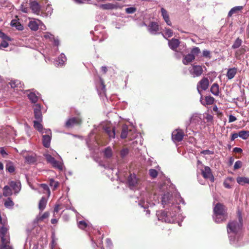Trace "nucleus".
Listing matches in <instances>:
<instances>
[{
  "label": "nucleus",
  "instance_id": "4468645a",
  "mask_svg": "<svg viewBox=\"0 0 249 249\" xmlns=\"http://www.w3.org/2000/svg\"><path fill=\"white\" fill-rule=\"evenodd\" d=\"M7 231L8 229L6 227H2L0 229V237L2 243H9V237L6 236Z\"/></svg>",
  "mask_w": 249,
  "mask_h": 249
},
{
  "label": "nucleus",
  "instance_id": "7ed1b4c3",
  "mask_svg": "<svg viewBox=\"0 0 249 249\" xmlns=\"http://www.w3.org/2000/svg\"><path fill=\"white\" fill-rule=\"evenodd\" d=\"M213 218L216 223H220L226 220L227 215L225 207L221 203H217L213 208Z\"/></svg>",
  "mask_w": 249,
  "mask_h": 249
},
{
  "label": "nucleus",
  "instance_id": "3c124183",
  "mask_svg": "<svg viewBox=\"0 0 249 249\" xmlns=\"http://www.w3.org/2000/svg\"><path fill=\"white\" fill-rule=\"evenodd\" d=\"M9 243H2L0 249H13L12 247L9 245Z\"/></svg>",
  "mask_w": 249,
  "mask_h": 249
},
{
  "label": "nucleus",
  "instance_id": "6e6552de",
  "mask_svg": "<svg viewBox=\"0 0 249 249\" xmlns=\"http://www.w3.org/2000/svg\"><path fill=\"white\" fill-rule=\"evenodd\" d=\"M209 86V81L207 78H203L197 85V89L198 92L201 95V91L200 90L201 88L202 90H206Z\"/></svg>",
  "mask_w": 249,
  "mask_h": 249
},
{
  "label": "nucleus",
  "instance_id": "f3484780",
  "mask_svg": "<svg viewBox=\"0 0 249 249\" xmlns=\"http://www.w3.org/2000/svg\"><path fill=\"white\" fill-rule=\"evenodd\" d=\"M41 106L39 104H36L34 108V116L36 119V121H42V115L41 112Z\"/></svg>",
  "mask_w": 249,
  "mask_h": 249
},
{
  "label": "nucleus",
  "instance_id": "2f4dec72",
  "mask_svg": "<svg viewBox=\"0 0 249 249\" xmlns=\"http://www.w3.org/2000/svg\"><path fill=\"white\" fill-rule=\"evenodd\" d=\"M28 97L30 100L34 103H36L37 101L38 98L36 94L33 92H30V93L28 94Z\"/></svg>",
  "mask_w": 249,
  "mask_h": 249
},
{
  "label": "nucleus",
  "instance_id": "58836bf2",
  "mask_svg": "<svg viewBox=\"0 0 249 249\" xmlns=\"http://www.w3.org/2000/svg\"><path fill=\"white\" fill-rule=\"evenodd\" d=\"M49 185L53 188V190H55L59 185V182L55 181L53 179L51 178L49 180Z\"/></svg>",
  "mask_w": 249,
  "mask_h": 249
},
{
  "label": "nucleus",
  "instance_id": "79ce46f5",
  "mask_svg": "<svg viewBox=\"0 0 249 249\" xmlns=\"http://www.w3.org/2000/svg\"><path fill=\"white\" fill-rule=\"evenodd\" d=\"M165 34L162 33V36L165 38H167L166 36L167 37H170L172 36L173 33V31H172V30H171L170 29L165 28Z\"/></svg>",
  "mask_w": 249,
  "mask_h": 249
},
{
  "label": "nucleus",
  "instance_id": "69168bd1",
  "mask_svg": "<svg viewBox=\"0 0 249 249\" xmlns=\"http://www.w3.org/2000/svg\"><path fill=\"white\" fill-rule=\"evenodd\" d=\"M0 154H1L3 158H5L6 156L7 155V153L6 152L4 148L0 147Z\"/></svg>",
  "mask_w": 249,
  "mask_h": 249
},
{
  "label": "nucleus",
  "instance_id": "a211bd4d",
  "mask_svg": "<svg viewBox=\"0 0 249 249\" xmlns=\"http://www.w3.org/2000/svg\"><path fill=\"white\" fill-rule=\"evenodd\" d=\"M127 182L131 189H133L138 184V179L135 174H130L128 178Z\"/></svg>",
  "mask_w": 249,
  "mask_h": 249
},
{
  "label": "nucleus",
  "instance_id": "f704fd0d",
  "mask_svg": "<svg viewBox=\"0 0 249 249\" xmlns=\"http://www.w3.org/2000/svg\"><path fill=\"white\" fill-rule=\"evenodd\" d=\"M239 137L244 140H246L249 137V131L247 130H242L239 132Z\"/></svg>",
  "mask_w": 249,
  "mask_h": 249
},
{
  "label": "nucleus",
  "instance_id": "7c9ffc66",
  "mask_svg": "<svg viewBox=\"0 0 249 249\" xmlns=\"http://www.w3.org/2000/svg\"><path fill=\"white\" fill-rule=\"evenodd\" d=\"M10 186L6 185L3 188V195L4 196H9L12 195V191Z\"/></svg>",
  "mask_w": 249,
  "mask_h": 249
},
{
  "label": "nucleus",
  "instance_id": "c9c22d12",
  "mask_svg": "<svg viewBox=\"0 0 249 249\" xmlns=\"http://www.w3.org/2000/svg\"><path fill=\"white\" fill-rule=\"evenodd\" d=\"M4 206L8 209H11L13 208L14 203L11 199L9 197L7 198L4 202Z\"/></svg>",
  "mask_w": 249,
  "mask_h": 249
},
{
  "label": "nucleus",
  "instance_id": "9b49d317",
  "mask_svg": "<svg viewBox=\"0 0 249 249\" xmlns=\"http://www.w3.org/2000/svg\"><path fill=\"white\" fill-rule=\"evenodd\" d=\"M29 6L33 13L37 15H40V6L36 1H30Z\"/></svg>",
  "mask_w": 249,
  "mask_h": 249
},
{
  "label": "nucleus",
  "instance_id": "9d476101",
  "mask_svg": "<svg viewBox=\"0 0 249 249\" xmlns=\"http://www.w3.org/2000/svg\"><path fill=\"white\" fill-rule=\"evenodd\" d=\"M39 25H43L45 27V25L39 19H34L30 21L28 23L30 29L34 31L38 30Z\"/></svg>",
  "mask_w": 249,
  "mask_h": 249
},
{
  "label": "nucleus",
  "instance_id": "0eeeda50",
  "mask_svg": "<svg viewBox=\"0 0 249 249\" xmlns=\"http://www.w3.org/2000/svg\"><path fill=\"white\" fill-rule=\"evenodd\" d=\"M189 71L194 77L200 76L203 73V70L202 66L200 65H192L189 68Z\"/></svg>",
  "mask_w": 249,
  "mask_h": 249
},
{
  "label": "nucleus",
  "instance_id": "0e129e2a",
  "mask_svg": "<svg viewBox=\"0 0 249 249\" xmlns=\"http://www.w3.org/2000/svg\"><path fill=\"white\" fill-rule=\"evenodd\" d=\"M201 153L204 155H212L213 154V152L209 150H205L201 151Z\"/></svg>",
  "mask_w": 249,
  "mask_h": 249
},
{
  "label": "nucleus",
  "instance_id": "4d7b16f0",
  "mask_svg": "<svg viewBox=\"0 0 249 249\" xmlns=\"http://www.w3.org/2000/svg\"><path fill=\"white\" fill-rule=\"evenodd\" d=\"M195 121H198V116L196 114H194L190 118L189 122L188 123V125L190 124V123L193 122Z\"/></svg>",
  "mask_w": 249,
  "mask_h": 249
},
{
  "label": "nucleus",
  "instance_id": "a878e982",
  "mask_svg": "<svg viewBox=\"0 0 249 249\" xmlns=\"http://www.w3.org/2000/svg\"><path fill=\"white\" fill-rule=\"evenodd\" d=\"M211 92L215 95L218 96L219 93V87L217 83H214L211 87Z\"/></svg>",
  "mask_w": 249,
  "mask_h": 249
},
{
  "label": "nucleus",
  "instance_id": "bb28decb",
  "mask_svg": "<svg viewBox=\"0 0 249 249\" xmlns=\"http://www.w3.org/2000/svg\"><path fill=\"white\" fill-rule=\"evenodd\" d=\"M53 8L50 6L48 5L46 8L45 11L41 12L40 16L43 17H49L53 13Z\"/></svg>",
  "mask_w": 249,
  "mask_h": 249
},
{
  "label": "nucleus",
  "instance_id": "13d9d810",
  "mask_svg": "<svg viewBox=\"0 0 249 249\" xmlns=\"http://www.w3.org/2000/svg\"><path fill=\"white\" fill-rule=\"evenodd\" d=\"M129 150L127 148H124L121 151L120 154L124 158L128 154Z\"/></svg>",
  "mask_w": 249,
  "mask_h": 249
},
{
  "label": "nucleus",
  "instance_id": "423d86ee",
  "mask_svg": "<svg viewBox=\"0 0 249 249\" xmlns=\"http://www.w3.org/2000/svg\"><path fill=\"white\" fill-rule=\"evenodd\" d=\"M20 154L25 159V161L28 164H33L36 161V155L35 154H29L26 151H22Z\"/></svg>",
  "mask_w": 249,
  "mask_h": 249
},
{
  "label": "nucleus",
  "instance_id": "aec40b11",
  "mask_svg": "<svg viewBox=\"0 0 249 249\" xmlns=\"http://www.w3.org/2000/svg\"><path fill=\"white\" fill-rule=\"evenodd\" d=\"M179 41L178 39L176 38H172L171 40H168V45L170 49L175 51L179 45Z\"/></svg>",
  "mask_w": 249,
  "mask_h": 249
},
{
  "label": "nucleus",
  "instance_id": "49530a36",
  "mask_svg": "<svg viewBox=\"0 0 249 249\" xmlns=\"http://www.w3.org/2000/svg\"><path fill=\"white\" fill-rule=\"evenodd\" d=\"M9 84L11 88H15L18 87V85L20 84V82L18 80H13L11 81Z\"/></svg>",
  "mask_w": 249,
  "mask_h": 249
},
{
  "label": "nucleus",
  "instance_id": "6e6d98bb",
  "mask_svg": "<svg viewBox=\"0 0 249 249\" xmlns=\"http://www.w3.org/2000/svg\"><path fill=\"white\" fill-rule=\"evenodd\" d=\"M0 37L3 39H5V40H11L10 37H9L7 36H6L1 30H0Z\"/></svg>",
  "mask_w": 249,
  "mask_h": 249
},
{
  "label": "nucleus",
  "instance_id": "5701e85b",
  "mask_svg": "<svg viewBox=\"0 0 249 249\" xmlns=\"http://www.w3.org/2000/svg\"><path fill=\"white\" fill-rule=\"evenodd\" d=\"M237 71V69L236 68H230L228 70L227 73V76L228 79L231 80L236 75Z\"/></svg>",
  "mask_w": 249,
  "mask_h": 249
},
{
  "label": "nucleus",
  "instance_id": "2eb2a0df",
  "mask_svg": "<svg viewBox=\"0 0 249 249\" xmlns=\"http://www.w3.org/2000/svg\"><path fill=\"white\" fill-rule=\"evenodd\" d=\"M159 26L157 22H151L148 26V31L152 35L159 34Z\"/></svg>",
  "mask_w": 249,
  "mask_h": 249
},
{
  "label": "nucleus",
  "instance_id": "1a4fd4ad",
  "mask_svg": "<svg viewBox=\"0 0 249 249\" xmlns=\"http://www.w3.org/2000/svg\"><path fill=\"white\" fill-rule=\"evenodd\" d=\"M201 173L204 178L209 179L211 182L214 181V178L209 167L205 166L204 169L201 170Z\"/></svg>",
  "mask_w": 249,
  "mask_h": 249
},
{
  "label": "nucleus",
  "instance_id": "37998d69",
  "mask_svg": "<svg viewBox=\"0 0 249 249\" xmlns=\"http://www.w3.org/2000/svg\"><path fill=\"white\" fill-rule=\"evenodd\" d=\"M6 170L9 173H13L15 171V167L12 163L9 162L6 165Z\"/></svg>",
  "mask_w": 249,
  "mask_h": 249
},
{
  "label": "nucleus",
  "instance_id": "8fccbe9b",
  "mask_svg": "<svg viewBox=\"0 0 249 249\" xmlns=\"http://www.w3.org/2000/svg\"><path fill=\"white\" fill-rule=\"evenodd\" d=\"M78 225L79 228L84 229L87 227V224L84 221H80L78 223Z\"/></svg>",
  "mask_w": 249,
  "mask_h": 249
},
{
  "label": "nucleus",
  "instance_id": "e2e57ef3",
  "mask_svg": "<svg viewBox=\"0 0 249 249\" xmlns=\"http://www.w3.org/2000/svg\"><path fill=\"white\" fill-rule=\"evenodd\" d=\"M40 133L43 134L45 133L46 134H49L50 135H52L51 130L50 129H42V131L40 132Z\"/></svg>",
  "mask_w": 249,
  "mask_h": 249
},
{
  "label": "nucleus",
  "instance_id": "774afa93",
  "mask_svg": "<svg viewBox=\"0 0 249 249\" xmlns=\"http://www.w3.org/2000/svg\"><path fill=\"white\" fill-rule=\"evenodd\" d=\"M106 242L107 247H111L112 246L111 241L109 238L106 239Z\"/></svg>",
  "mask_w": 249,
  "mask_h": 249
},
{
  "label": "nucleus",
  "instance_id": "09e8293b",
  "mask_svg": "<svg viewBox=\"0 0 249 249\" xmlns=\"http://www.w3.org/2000/svg\"><path fill=\"white\" fill-rule=\"evenodd\" d=\"M44 37L46 39H49L50 41H53V39H54L53 35L48 32L45 33Z\"/></svg>",
  "mask_w": 249,
  "mask_h": 249
},
{
  "label": "nucleus",
  "instance_id": "338daca9",
  "mask_svg": "<svg viewBox=\"0 0 249 249\" xmlns=\"http://www.w3.org/2000/svg\"><path fill=\"white\" fill-rule=\"evenodd\" d=\"M236 120V118L234 116H233L232 115H230L229 116V123L233 122L235 121Z\"/></svg>",
  "mask_w": 249,
  "mask_h": 249
},
{
  "label": "nucleus",
  "instance_id": "dca6fc26",
  "mask_svg": "<svg viewBox=\"0 0 249 249\" xmlns=\"http://www.w3.org/2000/svg\"><path fill=\"white\" fill-rule=\"evenodd\" d=\"M9 185L12 188L15 194L18 193L21 190V183L19 180L10 181Z\"/></svg>",
  "mask_w": 249,
  "mask_h": 249
},
{
  "label": "nucleus",
  "instance_id": "c756f323",
  "mask_svg": "<svg viewBox=\"0 0 249 249\" xmlns=\"http://www.w3.org/2000/svg\"><path fill=\"white\" fill-rule=\"evenodd\" d=\"M243 9V6H238L233 7L228 13V16L231 17L233 14L237 13Z\"/></svg>",
  "mask_w": 249,
  "mask_h": 249
},
{
  "label": "nucleus",
  "instance_id": "cd10ccee",
  "mask_svg": "<svg viewBox=\"0 0 249 249\" xmlns=\"http://www.w3.org/2000/svg\"><path fill=\"white\" fill-rule=\"evenodd\" d=\"M10 24L12 27H16L18 31H22L23 29V26L16 19L12 20Z\"/></svg>",
  "mask_w": 249,
  "mask_h": 249
},
{
  "label": "nucleus",
  "instance_id": "bf43d9fd",
  "mask_svg": "<svg viewBox=\"0 0 249 249\" xmlns=\"http://www.w3.org/2000/svg\"><path fill=\"white\" fill-rule=\"evenodd\" d=\"M101 7L105 9H111L113 8V5L111 4H102Z\"/></svg>",
  "mask_w": 249,
  "mask_h": 249
},
{
  "label": "nucleus",
  "instance_id": "473e14b6",
  "mask_svg": "<svg viewBox=\"0 0 249 249\" xmlns=\"http://www.w3.org/2000/svg\"><path fill=\"white\" fill-rule=\"evenodd\" d=\"M47 203V200L45 198V197H43L40 200L38 205V208L41 211H42L45 208Z\"/></svg>",
  "mask_w": 249,
  "mask_h": 249
},
{
  "label": "nucleus",
  "instance_id": "6ab92c4d",
  "mask_svg": "<svg viewBox=\"0 0 249 249\" xmlns=\"http://www.w3.org/2000/svg\"><path fill=\"white\" fill-rule=\"evenodd\" d=\"M148 194L145 193L144 195H142V198L139 203V205L144 209H146L148 207Z\"/></svg>",
  "mask_w": 249,
  "mask_h": 249
},
{
  "label": "nucleus",
  "instance_id": "052dcab7",
  "mask_svg": "<svg viewBox=\"0 0 249 249\" xmlns=\"http://www.w3.org/2000/svg\"><path fill=\"white\" fill-rule=\"evenodd\" d=\"M49 215V213L47 212H45L39 218V220H42L47 218Z\"/></svg>",
  "mask_w": 249,
  "mask_h": 249
},
{
  "label": "nucleus",
  "instance_id": "5fc2aeb1",
  "mask_svg": "<svg viewBox=\"0 0 249 249\" xmlns=\"http://www.w3.org/2000/svg\"><path fill=\"white\" fill-rule=\"evenodd\" d=\"M40 186L41 187V188L45 191H46V192L48 193V196H50V189L49 188V187L47 185L45 184H41L40 185Z\"/></svg>",
  "mask_w": 249,
  "mask_h": 249
},
{
  "label": "nucleus",
  "instance_id": "864d4df0",
  "mask_svg": "<svg viewBox=\"0 0 249 249\" xmlns=\"http://www.w3.org/2000/svg\"><path fill=\"white\" fill-rule=\"evenodd\" d=\"M242 165V162L240 160H237L235 162L234 165V169L237 170L241 167Z\"/></svg>",
  "mask_w": 249,
  "mask_h": 249
},
{
  "label": "nucleus",
  "instance_id": "de8ad7c7",
  "mask_svg": "<svg viewBox=\"0 0 249 249\" xmlns=\"http://www.w3.org/2000/svg\"><path fill=\"white\" fill-rule=\"evenodd\" d=\"M203 56L206 58H208L209 59H211L212 57V55H211V52L210 51L204 50L203 51Z\"/></svg>",
  "mask_w": 249,
  "mask_h": 249
},
{
  "label": "nucleus",
  "instance_id": "e433bc0d",
  "mask_svg": "<svg viewBox=\"0 0 249 249\" xmlns=\"http://www.w3.org/2000/svg\"><path fill=\"white\" fill-rule=\"evenodd\" d=\"M242 43V40L239 37L236 38L233 45L231 46V48L233 49H235L239 48Z\"/></svg>",
  "mask_w": 249,
  "mask_h": 249
},
{
  "label": "nucleus",
  "instance_id": "72a5a7b5",
  "mask_svg": "<svg viewBox=\"0 0 249 249\" xmlns=\"http://www.w3.org/2000/svg\"><path fill=\"white\" fill-rule=\"evenodd\" d=\"M41 121H34V128L37 130L39 132L42 131L43 126L40 123Z\"/></svg>",
  "mask_w": 249,
  "mask_h": 249
},
{
  "label": "nucleus",
  "instance_id": "412c9836",
  "mask_svg": "<svg viewBox=\"0 0 249 249\" xmlns=\"http://www.w3.org/2000/svg\"><path fill=\"white\" fill-rule=\"evenodd\" d=\"M67 58L66 56L64 54L61 53L58 57L57 59L54 61V64L57 66H62L64 64Z\"/></svg>",
  "mask_w": 249,
  "mask_h": 249
},
{
  "label": "nucleus",
  "instance_id": "f03ea898",
  "mask_svg": "<svg viewBox=\"0 0 249 249\" xmlns=\"http://www.w3.org/2000/svg\"><path fill=\"white\" fill-rule=\"evenodd\" d=\"M237 219L230 222L227 226V232L231 244L236 245V242L239 239L240 232L243 226V219L240 212L237 213Z\"/></svg>",
  "mask_w": 249,
  "mask_h": 249
},
{
  "label": "nucleus",
  "instance_id": "ddd939ff",
  "mask_svg": "<svg viewBox=\"0 0 249 249\" xmlns=\"http://www.w3.org/2000/svg\"><path fill=\"white\" fill-rule=\"evenodd\" d=\"M184 132L180 129H177L172 133V139L174 141L180 142L182 140Z\"/></svg>",
  "mask_w": 249,
  "mask_h": 249
},
{
  "label": "nucleus",
  "instance_id": "a18cd8bd",
  "mask_svg": "<svg viewBox=\"0 0 249 249\" xmlns=\"http://www.w3.org/2000/svg\"><path fill=\"white\" fill-rule=\"evenodd\" d=\"M149 174L152 178H155L158 175V172L155 169H150L149 170Z\"/></svg>",
  "mask_w": 249,
  "mask_h": 249
},
{
  "label": "nucleus",
  "instance_id": "4c0bfd02",
  "mask_svg": "<svg viewBox=\"0 0 249 249\" xmlns=\"http://www.w3.org/2000/svg\"><path fill=\"white\" fill-rule=\"evenodd\" d=\"M128 127L126 125L123 126L121 133V138L122 139H125L127 137L128 134Z\"/></svg>",
  "mask_w": 249,
  "mask_h": 249
},
{
  "label": "nucleus",
  "instance_id": "603ef678",
  "mask_svg": "<svg viewBox=\"0 0 249 249\" xmlns=\"http://www.w3.org/2000/svg\"><path fill=\"white\" fill-rule=\"evenodd\" d=\"M125 10L127 14H133L136 11V8L134 7H131L126 8Z\"/></svg>",
  "mask_w": 249,
  "mask_h": 249
},
{
  "label": "nucleus",
  "instance_id": "f8f14e48",
  "mask_svg": "<svg viewBox=\"0 0 249 249\" xmlns=\"http://www.w3.org/2000/svg\"><path fill=\"white\" fill-rule=\"evenodd\" d=\"M81 122V119L79 117H72L66 122L65 126L67 128H71L74 125L80 124Z\"/></svg>",
  "mask_w": 249,
  "mask_h": 249
},
{
  "label": "nucleus",
  "instance_id": "b1692460",
  "mask_svg": "<svg viewBox=\"0 0 249 249\" xmlns=\"http://www.w3.org/2000/svg\"><path fill=\"white\" fill-rule=\"evenodd\" d=\"M236 181L237 183L241 185H244L246 184H249V178L238 177L236 178Z\"/></svg>",
  "mask_w": 249,
  "mask_h": 249
},
{
  "label": "nucleus",
  "instance_id": "393cba45",
  "mask_svg": "<svg viewBox=\"0 0 249 249\" xmlns=\"http://www.w3.org/2000/svg\"><path fill=\"white\" fill-rule=\"evenodd\" d=\"M105 130L107 134L108 135V137L110 139H114L115 137V128L111 127H106Z\"/></svg>",
  "mask_w": 249,
  "mask_h": 249
},
{
  "label": "nucleus",
  "instance_id": "a19ab883",
  "mask_svg": "<svg viewBox=\"0 0 249 249\" xmlns=\"http://www.w3.org/2000/svg\"><path fill=\"white\" fill-rule=\"evenodd\" d=\"M112 152L110 147H107L105 149L104 155L107 158H109L112 156Z\"/></svg>",
  "mask_w": 249,
  "mask_h": 249
},
{
  "label": "nucleus",
  "instance_id": "39448f33",
  "mask_svg": "<svg viewBox=\"0 0 249 249\" xmlns=\"http://www.w3.org/2000/svg\"><path fill=\"white\" fill-rule=\"evenodd\" d=\"M200 53V50L198 47H194L191 53L184 56L182 62L184 65H187L189 63L192 62L195 59V55H197Z\"/></svg>",
  "mask_w": 249,
  "mask_h": 249
},
{
  "label": "nucleus",
  "instance_id": "680f3d73",
  "mask_svg": "<svg viewBox=\"0 0 249 249\" xmlns=\"http://www.w3.org/2000/svg\"><path fill=\"white\" fill-rule=\"evenodd\" d=\"M6 41H7V40L3 39V40L0 44L1 48H6L8 46V43Z\"/></svg>",
  "mask_w": 249,
  "mask_h": 249
},
{
  "label": "nucleus",
  "instance_id": "20e7f679",
  "mask_svg": "<svg viewBox=\"0 0 249 249\" xmlns=\"http://www.w3.org/2000/svg\"><path fill=\"white\" fill-rule=\"evenodd\" d=\"M47 161L50 163L52 166L60 171H62L64 168L63 161H57L51 155L47 154L44 155Z\"/></svg>",
  "mask_w": 249,
  "mask_h": 249
},
{
  "label": "nucleus",
  "instance_id": "ea45409f",
  "mask_svg": "<svg viewBox=\"0 0 249 249\" xmlns=\"http://www.w3.org/2000/svg\"><path fill=\"white\" fill-rule=\"evenodd\" d=\"M20 10L25 13H28L29 11L27 2H23L20 5Z\"/></svg>",
  "mask_w": 249,
  "mask_h": 249
},
{
  "label": "nucleus",
  "instance_id": "f257e3e1",
  "mask_svg": "<svg viewBox=\"0 0 249 249\" xmlns=\"http://www.w3.org/2000/svg\"><path fill=\"white\" fill-rule=\"evenodd\" d=\"M184 201L179 194H177L176 198L173 200L170 193L165 194L162 197L161 203L163 207H168V211H160L157 213L159 220L166 223H172L175 220L176 214L179 212L180 208L178 205Z\"/></svg>",
  "mask_w": 249,
  "mask_h": 249
},
{
  "label": "nucleus",
  "instance_id": "4be33fe9",
  "mask_svg": "<svg viewBox=\"0 0 249 249\" xmlns=\"http://www.w3.org/2000/svg\"><path fill=\"white\" fill-rule=\"evenodd\" d=\"M51 136L49 134H46L42 136V144L46 148L49 147L51 140Z\"/></svg>",
  "mask_w": 249,
  "mask_h": 249
},
{
  "label": "nucleus",
  "instance_id": "c85d7f7f",
  "mask_svg": "<svg viewBox=\"0 0 249 249\" xmlns=\"http://www.w3.org/2000/svg\"><path fill=\"white\" fill-rule=\"evenodd\" d=\"M202 96L200 98V101L201 102V103L204 105H212L213 103L214 102V98L211 96H208L205 97V103H203L202 102Z\"/></svg>",
  "mask_w": 249,
  "mask_h": 249
},
{
  "label": "nucleus",
  "instance_id": "c03bdc74",
  "mask_svg": "<svg viewBox=\"0 0 249 249\" xmlns=\"http://www.w3.org/2000/svg\"><path fill=\"white\" fill-rule=\"evenodd\" d=\"M161 12L162 16L164 20L169 18L168 12L164 8H162L161 9Z\"/></svg>",
  "mask_w": 249,
  "mask_h": 249
}]
</instances>
